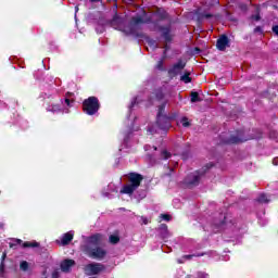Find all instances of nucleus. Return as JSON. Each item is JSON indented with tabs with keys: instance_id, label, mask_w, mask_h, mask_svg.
I'll list each match as a JSON object with an SVG mask.
<instances>
[{
	"instance_id": "f257e3e1",
	"label": "nucleus",
	"mask_w": 278,
	"mask_h": 278,
	"mask_svg": "<svg viewBox=\"0 0 278 278\" xmlns=\"http://www.w3.org/2000/svg\"><path fill=\"white\" fill-rule=\"evenodd\" d=\"M111 27L122 31L125 36H135V38H140V14L131 17L129 23L127 18L115 15L111 21Z\"/></svg>"
},
{
	"instance_id": "f03ea898",
	"label": "nucleus",
	"mask_w": 278,
	"mask_h": 278,
	"mask_svg": "<svg viewBox=\"0 0 278 278\" xmlns=\"http://www.w3.org/2000/svg\"><path fill=\"white\" fill-rule=\"evenodd\" d=\"M210 168H214V163H207L200 170H197L193 174H189L185 179V184H187L188 188H194L201 184V177L205 175L210 170Z\"/></svg>"
},
{
	"instance_id": "7ed1b4c3",
	"label": "nucleus",
	"mask_w": 278,
	"mask_h": 278,
	"mask_svg": "<svg viewBox=\"0 0 278 278\" xmlns=\"http://www.w3.org/2000/svg\"><path fill=\"white\" fill-rule=\"evenodd\" d=\"M128 180L130 184L124 185L119 190V194H128V197H131V194H134V192L140 188V174L130 173Z\"/></svg>"
},
{
	"instance_id": "20e7f679",
	"label": "nucleus",
	"mask_w": 278,
	"mask_h": 278,
	"mask_svg": "<svg viewBox=\"0 0 278 278\" xmlns=\"http://www.w3.org/2000/svg\"><path fill=\"white\" fill-rule=\"evenodd\" d=\"M101 110L99 98L91 96L83 101V112L88 116H94Z\"/></svg>"
},
{
	"instance_id": "39448f33",
	"label": "nucleus",
	"mask_w": 278,
	"mask_h": 278,
	"mask_svg": "<svg viewBox=\"0 0 278 278\" xmlns=\"http://www.w3.org/2000/svg\"><path fill=\"white\" fill-rule=\"evenodd\" d=\"M85 252L92 260H103L105 257V255H108V251L101 247L90 249V247L87 245V247H85Z\"/></svg>"
},
{
	"instance_id": "423d86ee",
	"label": "nucleus",
	"mask_w": 278,
	"mask_h": 278,
	"mask_svg": "<svg viewBox=\"0 0 278 278\" xmlns=\"http://www.w3.org/2000/svg\"><path fill=\"white\" fill-rule=\"evenodd\" d=\"M159 31H161V38L164 40V53L168 51V42H173V35H170V25L159 26Z\"/></svg>"
},
{
	"instance_id": "0eeeda50",
	"label": "nucleus",
	"mask_w": 278,
	"mask_h": 278,
	"mask_svg": "<svg viewBox=\"0 0 278 278\" xmlns=\"http://www.w3.org/2000/svg\"><path fill=\"white\" fill-rule=\"evenodd\" d=\"M18 244H22L23 249H38L40 247V243L37 241H25L23 243V240L21 239H14L12 243H9L10 249H16Z\"/></svg>"
},
{
	"instance_id": "6e6552de",
	"label": "nucleus",
	"mask_w": 278,
	"mask_h": 278,
	"mask_svg": "<svg viewBox=\"0 0 278 278\" xmlns=\"http://www.w3.org/2000/svg\"><path fill=\"white\" fill-rule=\"evenodd\" d=\"M105 270V265L100 263H90L85 266V273L87 275H99V273H103Z\"/></svg>"
},
{
	"instance_id": "1a4fd4ad",
	"label": "nucleus",
	"mask_w": 278,
	"mask_h": 278,
	"mask_svg": "<svg viewBox=\"0 0 278 278\" xmlns=\"http://www.w3.org/2000/svg\"><path fill=\"white\" fill-rule=\"evenodd\" d=\"M184 68H186V62H184V60H178L177 63H175L173 65V67H170L167 73H168V76L172 77H177V75H179V73H181V71H184Z\"/></svg>"
},
{
	"instance_id": "9d476101",
	"label": "nucleus",
	"mask_w": 278,
	"mask_h": 278,
	"mask_svg": "<svg viewBox=\"0 0 278 278\" xmlns=\"http://www.w3.org/2000/svg\"><path fill=\"white\" fill-rule=\"evenodd\" d=\"M156 125L159 129H162L163 131H168V129H170V117H168L167 115L156 116Z\"/></svg>"
},
{
	"instance_id": "9b49d317",
	"label": "nucleus",
	"mask_w": 278,
	"mask_h": 278,
	"mask_svg": "<svg viewBox=\"0 0 278 278\" xmlns=\"http://www.w3.org/2000/svg\"><path fill=\"white\" fill-rule=\"evenodd\" d=\"M87 247H101V244H103V235L97 232L87 237Z\"/></svg>"
},
{
	"instance_id": "f8f14e48",
	"label": "nucleus",
	"mask_w": 278,
	"mask_h": 278,
	"mask_svg": "<svg viewBox=\"0 0 278 278\" xmlns=\"http://www.w3.org/2000/svg\"><path fill=\"white\" fill-rule=\"evenodd\" d=\"M242 130L237 131L236 135H231L229 139L225 141V144H240V142H247L248 140H251L252 138H243L242 137Z\"/></svg>"
},
{
	"instance_id": "ddd939ff",
	"label": "nucleus",
	"mask_w": 278,
	"mask_h": 278,
	"mask_svg": "<svg viewBox=\"0 0 278 278\" xmlns=\"http://www.w3.org/2000/svg\"><path fill=\"white\" fill-rule=\"evenodd\" d=\"M156 231H157L159 238H161V240H168V238H170V230H168V225H166V224H161L156 228Z\"/></svg>"
},
{
	"instance_id": "4468645a",
	"label": "nucleus",
	"mask_w": 278,
	"mask_h": 278,
	"mask_svg": "<svg viewBox=\"0 0 278 278\" xmlns=\"http://www.w3.org/2000/svg\"><path fill=\"white\" fill-rule=\"evenodd\" d=\"M229 47V37L227 35H222L216 42V48L218 51H225Z\"/></svg>"
},
{
	"instance_id": "2eb2a0df",
	"label": "nucleus",
	"mask_w": 278,
	"mask_h": 278,
	"mask_svg": "<svg viewBox=\"0 0 278 278\" xmlns=\"http://www.w3.org/2000/svg\"><path fill=\"white\" fill-rule=\"evenodd\" d=\"M75 266V261L71 258H66L61 263L62 273H71V268Z\"/></svg>"
},
{
	"instance_id": "dca6fc26",
	"label": "nucleus",
	"mask_w": 278,
	"mask_h": 278,
	"mask_svg": "<svg viewBox=\"0 0 278 278\" xmlns=\"http://www.w3.org/2000/svg\"><path fill=\"white\" fill-rule=\"evenodd\" d=\"M73 238H74V235L71 232L64 233L61 239L63 247H66V244H71V242H73Z\"/></svg>"
},
{
	"instance_id": "f3484780",
	"label": "nucleus",
	"mask_w": 278,
	"mask_h": 278,
	"mask_svg": "<svg viewBox=\"0 0 278 278\" xmlns=\"http://www.w3.org/2000/svg\"><path fill=\"white\" fill-rule=\"evenodd\" d=\"M47 112H52V114H60V112H62V106L60 104L48 105Z\"/></svg>"
},
{
	"instance_id": "a211bd4d",
	"label": "nucleus",
	"mask_w": 278,
	"mask_h": 278,
	"mask_svg": "<svg viewBox=\"0 0 278 278\" xmlns=\"http://www.w3.org/2000/svg\"><path fill=\"white\" fill-rule=\"evenodd\" d=\"M167 104L168 101L165 100L162 104L159 105L156 116H166L164 113L166 112Z\"/></svg>"
},
{
	"instance_id": "6ab92c4d",
	"label": "nucleus",
	"mask_w": 278,
	"mask_h": 278,
	"mask_svg": "<svg viewBox=\"0 0 278 278\" xmlns=\"http://www.w3.org/2000/svg\"><path fill=\"white\" fill-rule=\"evenodd\" d=\"M180 81H184V84H191L192 77H190V72H185V74L180 76Z\"/></svg>"
},
{
	"instance_id": "aec40b11",
	"label": "nucleus",
	"mask_w": 278,
	"mask_h": 278,
	"mask_svg": "<svg viewBox=\"0 0 278 278\" xmlns=\"http://www.w3.org/2000/svg\"><path fill=\"white\" fill-rule=\"evenodd\" d=\"M156 101H163L165 94H164V91L162 89H155L154 92H153Z\"/></svg>"
},
{
	"instance_id": "412c9836",
	"label": "nucleus",
	"mask_w": 278,
	"mask_h": 278,
	"mask_svg": "<svg viewBox=\"0 0 278 278\" xmlns=\"http://www.w3.org/2000/svg\"><path fill=\"white\" fill-rule=\"evenodd\" d=\"M180 123L185 128L192 127V123L187 116L181 117Z\"/></svg>"
},
{
	"instance_id": "4be33fe9",
	"label": "nucleus",
	"mask_w": 278,
	"mask_h": 278,
	"mask_svg": "<svg viewBox=\"0 0 278 278\" xmlns=\"http://www.w3.org/2000/svg\"><path fill=\"white\" fill-rule=\"evenodd\" d=\"M20 270H23V273H27L29 270V263L27 261H22L20 263Z\"/></svg>"
},
{
	"instance_id": "5701e85b",
	"label": "nucleus",
	"mask_w": 278,
	"mask_h": 278,
	"mask_svg": "<svg viewBox=\"0 0 278 278\" xmlns=\"http://www.w3.org/2000/svg\"><path fill=\"white\" fill-rule=\"evenodd\" d=\"M257 203H269L268 197L265 193H261L256 199Z\"/></svg>"
},
{
	"instance_id": "b1692460",
	"label": "nucleus",
	"mask_w": 278,
	"mask_h": 278,
	"mask_svg": "<svg viewBox=\"0 0 278 278\" xmlns=\"http://www.w3.org/2000/svg\"><path fill=\"white\" fill-rule=\"evenodd\" d=\"M201 101V97H199V92L192 91L191 92V103H199Z\"/></svg>"
},
{
	"instance_id": "393cba45",
	"label": "nucleus",
	"mask_w": 278,
	"mask_h": 278,
	"mask_svg": "<svg viewBox=\"0 0 278 278\" xmlns=\"http://www.w3.org/2000/svg\"><path fill=\"white\" fill-rule=\"evenodd\" d=\"M109 240H110L111 244H118V242H121V237H118L116 235H111L109 237Z\"/></svg>"
},
{
	"instance_id": "a878e982",
	"label": "nucleus",
	"mask_w": 278,
	"mask_h": 278,
	"mask_svg": "<svg viewBox=\"0 0 278 278\" xmlns=\"http://www.w3.org/2000/svg\"><path fill=\"white\" fill-rule=\"evenodd\" d=\"M139 101H138V97H135L132 98L131 102H130V105H129V111H134V108L138 106L139 105Z\"/></svg>"
},
{
	"instance_id": "bb28decb",
	"label": "nucleus",
	"mask_w": 278,
	"mask_h": 278,
	"mask_svg": "<svg viewBox=\"0 0 278 278\" xmlns=\"http://www.w3.org/2000/svg\"><path fill=\"white\" fill-rule=\"evenodd\" d=\"M220 222L216 223L217 227H223V225H227V216L225 214H220Z\"/></svg>"
},
{
	"instance_id": "cd10ccee",
	"label": "nucleus",
	"mask_w": 278,
	"mask_h": 278,
	"mask_svg": "<svg viewBox=\"0 0 278 278\" xmlns=\"http://www.w3.org/2000/svg\"><path fill=\"white\" fill-rule=\"evenodd\" d=\"M161 157H162L163 160H170L172 154H170V152H168L167 150H163V151L161 152Z\"/></svg>"
},
{
	"instance_id": "c85d7f7f",
	"label": "nucleus",
	"mask_w": 278,
	"mask_h": 278,
	"mask_svg": "<svg viewBox=\"0 0 278 278\" xmlns=\"http://www.w3.org/2000/svg\"><path fill=\"white\" fill-rule=\"evenodd\" d=\"M160 218H162V220H166V223H170V220H173V216L168 214H161Z\"/></svg>"
},
{
	"instance_id": "c756f323",
	"label": "nucleus",
	"mask_w": 278,
	"mask_h": 278,
	"mask_svg": "<svg viewBox=\"0 0 278 278\" xmlns=\"http://www.w3.org/2000/svg\"><path fill=\"white\" fill-rule=\"evenodd\" d=\"M252 21H262V15H260V9L255 15H251Z\"/></svg>"
},
{
	"instance_id": "7c9ffc66",
	"label": "nucleus",
	"mask_w": 278,
	"mask_h": 278,
	"mask_svg": "<svg viewBox=\"0 0 278 278\" xmlns=\"http://www.w3.org/2000/svg\"><path fill=\"white\" fill-rule=\"evenodd\" d=\"M156 68H159V71H164V61H159Z\"/></svg>"
},
{
	"instance_id": "2f4dec72",
	"label": "nucleus",
	"mask_w": 278,
	"mask_h": 278,
	"mask_svg": "<svg viewBox=\"0 0 278 278\" xmlns=\"http://www.w3.org/2000/svg\"><path fill=\"white\" fill-rule=\"evenodd\" d=\"M254 34H264V30L262 29V26H256L254 28Z\"/></svg>"
},
{
	"instance_id": "473e14b6",
	"label": "nucleus",
	"mask_w": 278,
	"mask_h": 278,
	"mask_svg": "<svg viewBox=\"0 0 278 278\" xmlns=\"http://www.w3.org/2000/svg\"><path fill=\"white\" fill-rule=\"evenodd\" d=\"M148 134H150V136H153L155 134V128H153V126H149Z\"/></svg>"
},
{
	"instance_id": "72a5a7b5",
	"label": "nucleus",
	"mask_w": 278,
	"mask_h": 278,
	"mask_svg": "<svg viewBox=\"0 0 278 278\" xmlns=\"http://www.w3.org/2000/svg\"><path fill=\"white\" fill-rule=\"evenodd\" d=\"M160 18H161L162 21L168 18V13H166V12L161 13V14H160Z\"/></svg>"
},
{
	"instance_id": "f704fd0d",
	"label": "nucleus",
	"mask_w": 278,
	"mask_h": 278,
	"mask_svg": "<svg viewBox=\"0 0 278 278\" xmlns=\"http://www.w3.org/2000/svg\"><path fill=\"white\" fill-rule=\"evenodd\" d=\"M5 273V263L1 262L0 264V274Z\"/></svg>"
},
{
	"instance_id": "c9c22d12",
	"label": "nucleus",
	"mask_w": 278,
	"mask_h": 278,
	"mask_svg": "<svg viewBox=\"0 0 278 278\" xmlns=\"http://www.w3.org/2000/svg\"><path fill=\"white\" fill-rule=\"evenodd\" d=\"M200 18H212V14H210V13L201 14Z\"/></svg>"
},
{
	"instance_id": "e433bc0d",
	"label": "nucleus",
	"mask_w": 278,
	"mask_h": 278,
	"mask_svg": "<svg viewBox=\"0 0 278 278\" xmlns=\"http://www.w3.org/2000/svg\"><path fill=\"white\" fill-rule=\"evenodd\" d=\"M192 257H194V254L182 255V260H192Z\"/></svg>"
},
{
	"instance_id": "4c0bfd02",
	"label": "nucleus",
	"mask_w": 278,
	"mask_h": 278,
	"mask_svg": "<svg viewBox=\"0 0 278 278\" xmlns=\"http://www.w3.org/2000/svg\"><path fill=\"white\" fill-rule=\"evenodd\" d=\"M204 255H207V253L206 252L195 253L193 254V257H203Z\"/></svg>"
},
{
	"instance_id": "58836bf2",
	"label": "nucleus",
	"mask_w": 278,
	"mask_h": 278,
	"mask_svg": "<svg viewBox=\"0 0 278 278\" xmlns=\"http://www.w3.org/2000/svg\"><path fill=\"white\" fill-rule=\"evenodd\" d=\"M271 31H274V34H275L276 36H278V25H274V26L271 27Z\"/></svg>"
},
{
	"instance_id": "ea45409f",
	"label": "nucleus",
	"mask_w": 278,
	"mask_h": 278,
	"mask_svg": "<svg viewBox=\"0 0 278 278\" xmlns=\"http://www.w3.org/2000/svg\"><path fill=\"white\" fill-rule=\"evenodd\" d=\"M71 103H73V100L65 98V104L67 105V108H71Z\"/></svg>"
},
{
	"instance_id": "a19ab883",
	"label": "nucleus",
	"mask_w": 278,
	"mask_h": 278,
	"mask_svg": "<svg viewBox=\"0 0 278 278\" xmlns=\"http://www.w3.org/2000/svg\"><path fill=\"white\" fill-rule=\"evenodd\" d=\"M141 220H142L143 225H149V223H151L149 220V218H147V217H141Z\"/></svg>"
},
{
	"instance_id": "79ce46f5",
	"label": "nucleus",
	"mask_w": 278,
	"mask_h": 278,
	"mask_svg": "<svg viewBox=\"0 0 278 278\" xmlns=\"http://www.w3.org/2000/svg\"><path fill=\"white\" fill-rule=\"evenodd\" d=\"M52 278H60V271H53Z\"/></svg>"
},
{
	"instance_id": "37998d69",
	"label": "nucleus",
	"mask_w": 278,
	"mask_h": 278,
	"mask_svg": "<svg viewBox=\"0 0 278 278\" xmlns=\"http://www.w3.org/2000/svg\"><path fill=\"white\" fill-rule=\"evenodd\" d=\"M241 10H247V4H240Z\"/></svg>"
},
{
	"instance_id": "c03bdc74",
	"label": "nucleus",
	"mask_w": 278,
	"mask_h": 278,
	"mask_svg": "<svg viewBox=\"0 0 278 278\" xmlns=\"http://www.w3.org/2000/svg\"><path fill=\"white\" fill-rule=\"evenodd\" d=\"M194 51H195L197 53H201V49H200V48H194Z\"/></svg>"
},
{
	"instance_id": "a18cd8bd",
	"label": "nucleus",
	"mask_w": 278,
	"mask_h": 278,
	"mask_svg": "<svg viewBox=\"0 0 278 278\" xmlns=\"http://www.w3.org/2000/svg\"><path fill=\"white\" fill-rule=\"evenodd\" d=\"M178 264H184V261H181V258H178Z\"/></svg>"
},
{
	"instance_id": "49530a36",
	"label": "nucleus",
	"mask_w": 278,
	"mask_h": 278,
	"mask_svg": "<svg viewBox=\"0 0 278 278\" xmlns=\"http://www.w3.org/2000/svg\"><path fill=\"white\" fill-rule=\"evenodd\" d=\"M89 1H91L92 3H97V1H100V0H89Z\"/></svg>"
},
{
	"instance_id": "de8ad7c7",
	"label": "nucleus",
	"mask_w": 278,
	"mask_h": 278,
	"mask_svg": "<svg viewBox=\"0 0 278 278\" xmlns=\"http://www.w3.org/2000/svg\"><path fill=\"white\" fill-rule=\"evenodd\" d=\"M148 150H149V146H146V147H144V151H148Z\"/></svg>"
},
{
	"instance_id": "09e8293b",
	"label": "nucleus",
	"mask_w": 278,
	"mask_h": 278,
	"mask_svg": "<svg viewBox=\"0 0 278 278\" xmlns=\"http://www.w3.org/2000/svg\"><path fill=\"white\" fill-rule=\"evenodd\" d=\"M142 179H144V177L142 175H140V181H142Z\"/></svg>"
},
{
	"instance_id": "8fccbe9b",
	"label": "nucleus",
	"mask_w": 278,
	"mask_h": 278,
	"mask_svg": "<svg viewBox=\"0 0 278 278\" xmlns=\"http://www.w3.org/2000/svg\"><path fill=\"white\" fill-rule=\"evenodd\" d=\"M140 23H144V21L142 20V17H140Z\"/></svg>"
},
{
	"instance_id": "3c124183",
	"label": "nucleus",
	"mask_w": 278,
	"mask_h": 278,
	"mask_svg": "<svg viewBox=\"0 0 278 278\" xmlns=\"http://www.w3.org/2000/svg\"><path fill=\"white\" fill-rule=\"evenodd\" d=\"M153 149H154V151H157V147L154 146Z\"/></svg>"
},
{
	"instance_id": "603ef678",
	"label": "nucleus",
	"mask_w": 278,
	"mask_h": 278,
	"mask_svg": "<svg viewBox=\"0 0 278 278\" xmlns=\"http://www.w3.org/2000/svg\"><path fill=\"white\" fill-rule=\"evenodd\" d=\"M70 94H71V92H67V93H66V97H68Z\"/></svg>"
},
{
	"instance_id": "864d4df0",
	"label": "nucleus",
	"mask_w": 278,
	"mask_h": 278,
	"mask_svg": "<svg viewBox=\"0 0 278 278\" xmlns=\"http://www.w3.org/2000/svg\"><path fill=\"white\" fill-rule=\"evenodd\" d=\"M5 258V254L2 255V260Z\"/></svg>"
},
{
	"instance_id": "5fc2aeb1",
	"label": "nucleus",
	"mask_w": 278,
	"mask_h": 278,
	"mask_svg": "<svg viewBox=\"0 0 278 278\" xmlns=\"http://www.w3.org/2000/svg\"><path fill=\"white\" fill-rule=\"evenodd\" d=\"M141 12H143V14H144V10L143 9H141Z\"/></svg>"
},
{
	"instance_id": "6e6d98bb",
	"label": "nucleus",
	"mask_w": 278,
	"mask_h": 278,
	"mask_svg": "<svg viewBox=\"0 0 278 278\" xmlns=\"http://www.w3.org/2000/svg\"><path fill=\"white\" fill-rule=\"evenodd\" d=\"M140 38H142V34H140Z\"/></svg>"
},
{
	"instance_id": "4d7b16f0",
	"label": "nucleus",
	"mask_w": 278,
	"mask_h": 278,
	"mask_svg": "<svg viewBox=\"0 0 278 278\" xmlns=\"http://www.w3.org/2000/svg\"><path fill=\"white\" fill-rule=\"evenodd\" d=\"M274 164L277 166V163H276V162H274Z\"/></svg>"
}]
</instances>
